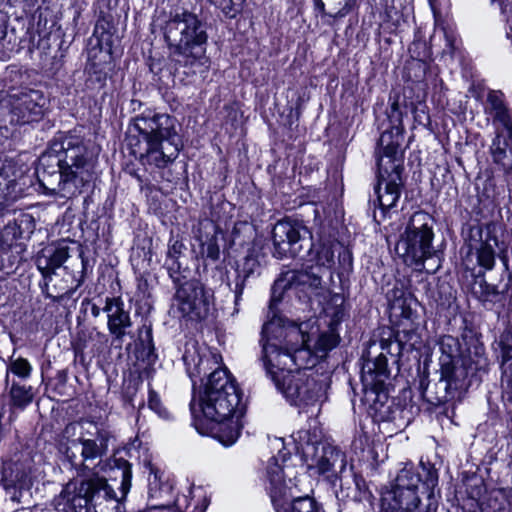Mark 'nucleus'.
I'll return each instance as SVG.
<instances>
[{"mask_svg":"<svg viewBox=\"0 0 512 512\" xmlns=\"http://www.w3.org/2000/svg\"><path fill=\"white\" fill-rule=\"evenodd\" d=\"M301 337V345L297 346V348H309L312 356L315 359V364L317 363L318 358L324 357L328 351L332 350L339 343V336L335 333L333 329H329L326 332L321 333L314 344L311 345V338L309 335H305L300 329V331L293 330L289 334L286 335V338H289L288 341H292L294 338ZM280 345V343H278ZM282 346V350L290 349L292 352L296 349V346L288 347Z\"/></svg>","mask_w":512,"mask_h":512,"instance_id":"17","label":"nucleus"},{"mask_svg":"<svg viewBox=\"0 0 512 512\" xmlns=\"http://www.w3.org/2000/svg\"><path fill=\"white\" fill-rule=\"evenodd\" d=\"M9 371L21 378H28L32 371V366L27 359L17 358L9 365Z\"/></svg>","mask_w":512,"mask_h":512,"instance_id":"36","label":"nucleus"},{"mask_svg":"<svg viewBox=\"0 0 512 512\" xmlns=\"http://www.w3.org/2000/svg\"><path fill=\"white\" fill-rule=\"evenodd\" d=\"M118 471L121 478L120 496L105 478L94 475L80 483L77 481L67 483L56 500V509L59 512H89L92 504H101L103 500L120 503L131 489V465L123 461Z\"/></svg>","mask_w":512,"mask_h":512,"instance_id":"5","label":"nucleus"},{"mask_svg":"<svg viewBox=\"0 0 512 512\" xmlns=\"http://www.w3.org/2000/svg\"><path fill=\"white\" fill-rule=\"evenodd\" d=\"M69 258V247L65 244H59L56 247L44 248L36 259L38 270L44 277L52 274L56 269Z\"/></svg>","mask_w":512,"mask_h":512,"instance_id":"21","label":"nucleus"},{"mask_svg":"<svg viewBox=\"0 0 512 512\" xmlns=\"http://www.w3.org/2000/svg\"><path fill=\"white\" fill-rule=\"evenodd\" d=\"M46 105V98L38 90H28L13 96L10 122L27 124L41 118Z\"/></svg>","mask_w":512,"mask_h":512,"instance_id":"14","label":"nucleus"},{"mask_svg":"<svg viewBox=\"0 0 512 512\" xmlns=\"http://www.w3.org/2000/svg\"><path fill=\"white\" fill-rule=\"evenodd\" d=\"M314 3H315L316 8H318L322 12L324 11L325 4L322 0H314Z\"/></svg>","mask_w":512,"mask_h":512,"instance_id":"46","label":"nucleus"},{"mask_svg":"<svg viewBox=\"0 0 512 512\" xmlns=\"http://www.w3.org/2000/svg\"><path fill=\"white\" fill-rule=\"evenodd\" d=\"M339 261L347 264L348 268L352 266V257L348 250H343L339 252Z\"/></svg>","mask_w":512,"mask_h":512,"instance_id":"41","label":"nucleus"},{"mask_svg":"<svg viewBox=\"0 0 512 512\" xmlns=\"http://www.w3.org/2000/svg\"><path fill=\"white\" fill-rule=\"evenodd\" d=\"M100 311H101L100 308L95 305L91 309L92 315L94 317H98L100 315Z\"/></svg>","mask_w":512,"mask_h":512,"instance_id":"48","label":"nucleus"},{"mask_svg":"<svg viewBox=\"0 0 512 512\" xmlns=\"http://www.w3.org/2000/svg\"><path fill=\"white\" fill-rule=\"evenodd\" d=\"M6 35V27L4 24H0V41L5 37Z\"/></svg>","mask_w":512,"mask_h":512,"instance_id":"47","label":"nucleus"},{"mask_svg":"<svg viewBox=\"0 0 512 512\" xmlns=\"http://www.w3.org/2000/svg\"><path fill=\"white\" fill-rule=\"evenodd\" d=\"M110 434L103 429H96L93 438L84 435L73 440L65 451L66 458L74 466L87 467L86 463L101 459L107 453Z\"/></svg>","mask_w":512,"mask_h":512,"instance_id":"13","label":"nucleus"},{"mask_svg":"<svg viewBox=\"0 0 512 512\" xmlns=\"http://www.w3.org/2000/svg\"><path fill=\"white\" fill-rule=\"evenodd\" d=\"M512 140L501 134H496L490 146L493 162L500 165L504 171L512 170Z\"/></svg>","mask_w":512,"mask_h":512,"instance_id":"24","label":"nucleus"},{"mask_svg":"<svg viewBox=\"0 0 512 512\" xmlns=\"http://www.w3.org/2000/svg\"><path fill=\"white\" fill-rule=\"evenodd\" d=\"M437 483H438V476H437L436 472L431 469L427 470V476H426V479L424 480L423 484L427 487V489L433 490V488L437 485Z\"/></svg>","mask_w":512,"mask_h":512,"instance_id":"40","label":"nucleus"},{"mask_svg":"<svg viewBox=\"0 0 512 512\" xmlns=\"http://www.w3.org/2000/svg\"><path fill=\"white\" fill-rule=\"evenodd\" d=\"M95 150L90 140L75 133L55 138L40 157L42 186L62 198L81 193L93 178Z\"/></svg>","mask_w":512,"mask_h":512,"instance_id":"3","label":"nucleus"},{"mask_svg":"<svg viewBox=\"0 0 512 512\" xmlns=\"http://www.w3.org/2000/svg\"><path fill=\"white\" fill-rule=\"evenodd\" d=\"M260 268V263L257 256L253 253H249L245 256L243 263L237 270V277L235 281L234 287V295H235V305L237 306L239 301L241 300V296L243 294V290L245 287V282L247 278L251 275L258 272Z\"/></svg>","mask_w":512,"mask_h":512,"instance_id":"26","label":"nucleus"},{"mask_svg":"<svg viewBox=\"0 0 512 512\" xmlns=\"http://www.w3.org/2000/svg\"><path fill=\"white\" fill-rule=\"evenodd\" d=\"M193 426L202 435H211L223 445L236 442L243 428L245 405L234 378L226 368H217L190 402Z\"/></svg>","mask_w":512,"mask_h":512,"instance_id":"1","label":"nucleus"},{"mask_svg":"<svg viewBox=\"0 0 512 512\" xmlns=\"http://www.w3.org/2000/svg\"><path fill=\"white\" fill-rule=\"evenodd\" d=\"M369 354L370 352L367 353V356H363L364 362L361 370V378L366 387L378 390L390 375L387 358L382 352L373 359L369 358Z\"/></svg>","mask_w":512,"mask_h":512,"instance_id":"18","label":"nucleus"},{"mask_svg":"<svg viewBox=\"0 0 512 512\" xmlns=\"http://www.w3.org/2000/svg\"><path fill=\"white\" fill-rule=\"evenodd\" d=\"M148 407L152 411H154L160 418L169 419V417H170L169 412L162 405L159 396L154 391H150V393H149Z\"/></svg>","mask_w":512,"mask_h":512,"instance_id":"37","label":"nucleus"},{"mask_svg":"<svg viewBox=\"0 0 512 512\" xmlns=\"http://www.w3.org/2000/svg\"><path fill=\"white\" fill-rule=\"evenodd\" d=\"M297 453L307 469L313 474L323 476L335 484L346 471V454L337 446L323 439L320 428L314 426L300 429L292 434Z\"/></svg>","mask_w":512,"mask_h":512,"instance_id":"6","label":"nucleus"},{"mask_svg":"<svg viewBox=\"0 0 512 512\" xmlns=\"http://www.w3.org/2000/svg\"><path fill=\"white\" fill-rule=\"evenodd\" d=\"M415 113V119L418 120L419 119V122H422V118L425 117L427 120H428V115H426V113L424 111H421L422 115L420 113H418V110H415L414 111Z\"/></svg>","mask_w":512,"mask_h":512,"instance_id":"44","label":"nucleus"},{"mask_svg":"<svg viewBox=\"0 0 512 512\" xmlns=\"http://www.w3.org/2000/svg\"><path fill=\"white\" fill-rule=\"evenodd\" d=\"M503 357L505 359L512 358V346H505V347H503Z\"/></svg>","mask_w":512,"mask_h":512,"instance_id":"43","label":"nucleus"},{"mask_svg":"<svg viewBox=\"0 0 512 512\" xmlns=\"http://www.w3.org/2000/svg\"><path fill=\"white\" fill-rule=\"evenodd\" d=\"M434 15V33L430 37L432 46L442 48L443 55L453 56L458 48V37L454 22L443 17L437 10L436 0H429Z\"/></svg>","mask_w":512,"mask_h":512,"instance_id":"16","label":"nucleus"},{"mask_svg":"<svg viewBox=\"0 0 512 512\" xmlns=\"http://www.w3.org/2000/svg\"><path fill=\"white\" fill-rule=\"evenodd\" d=\"M22 230L16 222H9L0 232V249L9 250L16 245Z\"/></svg>","mask_w":512,"mask_h":512,"instance_id":"32","label":"nucleus"},{"mask_svg":"<svg viewBox=\"0 0 512 512\" xmlns=\"http://www.w3.org/2000/svg\"><path fill=\"white\" fill-rule=\"evenodd\" d=\"M133 129L142 137V142L133 144L134 136H130L133 154L148 164L165 167L173 162L181 149V140L176 131V119L168 114L144 113L137 116Z\"/></svg>","mask_w":512,"mask_h":512,"instance_id":"4","label":"nucleus"},{"mask_svg":"<svg viewBox=\"0 0 512 512\" xmlns=\"http://www.w3.org/2000/svg\"><path fill=\"white\" fill-rule=\"evenodd\" d=\"M287 282L285 279H277L272 287L271 306L281 301L282 294L287 288Z\"/></svg>","mask_w":512,"mask_h":512,"instance_id":"38","label":"nucleus"},{"mask_svg":"<svg viewBox=\"0 0 512 512\" xmlns=\"http://www.w3.org/2000/svg\"><path fill=\"white\" fill-rule=\"evenodd\" d=\"M165 38L174 60L183 66L207 67L205 44L207 34L204 25L195 14H176L166 26Z\"/></svg>","mask_w":512,"mask_h":512,"instance_id":"7","label":"nucleus"},{"mask_svg":"<svg viewBox=\"0 0 512 512\" xmlns=\"http://www.w3.org/2000/svg\"><path fill=\"white\" fill-rule=\"evenodd\" d=\"M201 254L212 261L219 259L220 248L216 233L201 243Z\"/></svg>","mask_w":512,"mask_h":512,"instance_id":"34","label":"nucleus"},{"mask_svg":"<svg viewBox=\"0 0 512 512\" xmlns=\"http://www.w3.org/2000/svg\"><path fill=\"white\" fill-rule=\"evenodd\" d=\"M265 480L267 483L266 489L269 492L272 502L275 503L285 495L286 490L283 467L278 463L276 457H272L268 461Z\"/></svg>","mask_w":512,"mask_h":512,"instance_id":"23","label":"nucleus"},{"mask_svg":"<svg viewBox=\"0 0 512 512\" xmlns=\"http://www.w3.org/2000/svg\"><path fill=\"white\" fill-rule=\"evenodd\" d=\"M471 291L483 305H494L496 303H502L504 300V292L499 291L496 286L489 284L484 277L475 279Z\"/></svg>","mask_w":512,"mask_h":512,"instance_id":"27","label":"nucleus"},{"mask_svg":"<svg viewBox=\"0 0 512 512\" xmlns=\"http://www.w3.org/2000/svg\"><path fill=\"white\" fill-rule=\"evenodd\" d=\"M274 322L262 328L263 363L267 375L284 397L302 411H308L325 399V385L307 374L306 369L315 365L309 348L282 350L277 339L270 337Z\"/></svg>","mask_w":512,"mask_h":512,"instance_id":"2","label":"nucleus"},{"mask_svg":"<svg viewBox=\"0 0 512 512\" xmlns=\"http://www.w3.org/2000/svg\"><path fill=\"white\" fill-rule=\"evenodd\" d=\"M103 311L107 314V327L117 340H122L126 329L131 327L130 315L124 310V304L119 298H107Z\"/></svg>","mask_w":512,"mask_h":512,"instance_id":"19","label":"nucleus"},{"mask_svg":"<svg viewBox=\"0 0 512 512\" xmlns=\"http://www.w3.org/2000/svg\"><path fill=\"white\" fill-rule=\"evenodd\" d=\"M486 112L499 121L506 129L512 130V114L506 107L500 91H490L487 95Z\"/></svg>","mask_w":512,"mask_h":512,"instance_id":"25","label":"nucleus"},{"mask_svg":"<svg viewBox=\"0 0 512 512\" xmlns=\"http://www.w3.org/2000/svg\"><path fill=\"white\" fill-rule=\"evenodd\" d=\"M307 231L299 222L282 220L275 224L273 228V244L275 254L278 258L290 255L295 257L301 250L299 242L303 239V234Z\"/></svg>","mask_w":512,"mask_h":512,"instance_id":"15","label":"nucleus"},{"mask_svg":"<svg viewBox=\"0 0 512 512\" xmlns=\"http://www.w3.org/2000/svg\"><path fill=\"white\" fill-rule=\"evenodd\" d=\"M501 388L502 399L512 403V363L502 366Z\"/></svg>","mask_w":512,"mask_h":512,"instance_id":"33","label":"nucleus"},{"mask_svg":"<svg viewBox=\"0 0 512 512\" xmlns=\"http://www.w3.org/2000/svg\"><path fill=\"white\" fill-rule=\"evenodd\" d=\"M10 397L13 406L23 409L33 400V388L31 386L13 383L10 389Z\"/></svg>","mask_w":512,"mask_h":512,"instance_id":"30","label":"nucleus"},{"mask_svg":"<svg viewBox=\"0 0 512 512\" xmlns=\"http://www.w3.org/2000/svg\"><path fill=\"white\" fill-rule=\"evenodd\" d=\"M430 222L431 218L427 213L416 212L395 247L403 262L419 271L423 269L425 260L435 253L432 246L434 233Z\"/></svg>","mask_w":512,"mask_h":512,"instance_id":"9","label":"nucleus"},{"mask_svg":"<svg viewBox=\"0 0 512 512\" xmlns=\"http://www.w3.org/2000/svg\"><path fill=\"white\" fill-rule=\"evenodd\" d=\"M214 360L215 363L217 361L215 360V356L212 355H197L195 356V352L191 353L189 350H187L183 356V360L187 366V371L192 377L194 374L200 375L202 372H205V367Z\"/></svg>","mask_w":512,"mask_h":512,"instance_id":"29","label":"nucleus"},{"mask_svg":"<svg viewBox=\"0 0 512 512\" xmlns=\"http://www.w3.org/2000/svg\"><path fill=\"white\" fill-rule=\"evenodd\" d=\"M149 476H148V498L150 501L149 511L153 506H158L157 512L161 511L162 507H167L178 512L174 507L166 505L164 502H159L166 498H170L172 492V484L168 479H164V473L153 465L149 464Z\"/></svg>","mask_w":512,"mask_h":512,"instance_id":"20","label":"nucleus"},{"mask_svg":"<svg viewBox=\"0 0 512 512\" xmlns=\"http://www.w3.org/2000/svg\"><path fill=\"white\" fill-rule=\"evenodd\" d=\"M502 235V226L495 222L469 228V251L476 254L478 265L485 270H492L495 266V247H499Z\"/></svg>","mask_w":512,"mask_h":512,"instance_id":"11","label":"nucleus"},{"mask_svg":"<svg viewBox=\"0 0 512 512\" xmlns=\"http://www.w3.org/2000/svg\"><path fill=\"white\" fill-rule=\"evenodd\" d=\"M158 506H153V508H151L149 511H146V512H157ZM161 511L163 512H175L173 509H170V508H167V507H162Z\"/></svg>","mask_w":512,"mask_h":512,"instance_id":"45","label":"nucleus"},{"mask_svg":"<svg viewBox=\"0 0 512 512\" xmlns=\"http://www.w3.org/2000/svg\"><path fill=\"white\" fill-rule=\"evenodd\" d=\"M30 471L28 459L22 453H16L2 465V480L5 486L13 487L25 482Z\"/></svg>","mask_w":512,"mask_h":512,"instance_id":"22","label":"nucleus"},{"mask_svg":"<svg viewBox=\"0 0 512 512\" xmlns=\"http://www.w3.org/2000/svg\"><path fill=\"white\" fill-rule=\"evenodd\" d=\"M337 247L338 244L332 242L314 246L311 252V260H313L319 268L330 270L335 264L334 257Z\"/></svg>","mask_w":512,"mask_h":512,"instance_id":"28","label":"nucleus"},{"mask_svg":"<svg viewBox=\"0 0 512 512\" xmlns=\"http://www.w3.org/2000/svg\"><path fill=\"white\" fill-rule=\"evenodd\" d=\"M500 259H501V261L503 263V266H504L505 270H508L509 269V259H508L507 253L504 252V251H501Z\"/></svg>","mask_w":512,"mask_h":512,"instance_id":"42","label":"nucleus"},{"mask_svg":"<svg viewBox=\"0 0 512 512\" xmlns=\"http://www.w3.org/2000/svg\"><path fill=\"white\" fill-rule=\"evenodd\" d=\"M438 344L441 352L439 357L441 377L436 385L444 392L437 396L436 400L443 403L454 397V391L461 387V382L466 374L459 366L460 359L463 356L459 339L451 335H444L440 338Z\"/></svg>","mask_w":512,"mask_h":512,"instance_id":"10","label":"nucleus"},{"mask_svg":"<svg viewBox=\"0 0 512 512\" xmlns=\"http://www.w3.org/2000/svg\"><path fill=\"white\" fill-rule=\"evenodd\" d=\"M398 140H393L392 132L385 131L379 139V152L377 155L378 186L377 198L382 210L395 206L400 197L401 160L397 157Z\"/></svg>","mask_w":512,"mask_h":512,"instance_id":"8","label":"nucleus"},{"mask_svg":"<svg viewBox=\"0 0 512 512\" xmlns=\"http://www.w3.org/2000/svg\"><path fill=\"white\" fill-rule=\"evenodd\" d=\"M215 6L219 7L227 16L234 17L240 10L245 0H209Z\"/></svg>","mask_w":512,"mask_h":512,"instance_id":"35","label":"nucleus"},{"mask_svg":"<svg viewBox=\"0 0 512 512\" xmlns=\"http://www.w3.org/2000/svg\"><path fill=\"white\" fill-rule=\"evenodd\" d=\"M184 245L179 240H170L168 251H167V257L171 261H175L178 256L181 254L182 249Z\"/></svg>","mask_w":512,"mask_h":512,"instance_id":"39","label":"nucleus"},{"mask_svg":"<svg viewBox=\"0 0 512 512\" xmlns=\"http://www.w3.org/2000/svg\"><path fill=\"white\" fill-rule=\"evenodd\" d=\"M417 305V301L412 297L399 298L392 304V310L395 315L400 316L402 319L413 323L417 317L414 306Z\"/></svg>","mask_w":512,"mask_h":512,"instance_id":"31","label":"nucleus"},{"mask_svg":"<svg viewBox=\"0 0 512 512\" xmlns=\"http://www.w3.org/2000/svg\"><path fill=\"white\" fill-rule=\"evenodd\" d=\"M175 300L182 315L195 320L205 319L212 306V295L195 280L183 283L176 291Z\"/></svg>","mask_w":512,"mask_h":512,"instance_id":"12","label":"nucleus"}]
</instances>
